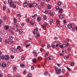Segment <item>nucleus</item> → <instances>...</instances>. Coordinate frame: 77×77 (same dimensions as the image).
I'll use <instances>...</instances> for the list:
<instances>
[{
  "label": "nucleus",
  "instance_id": "4468645a",
  "mask_svg": "<svg viewBox=\"0 0 77 77\" xmlns=\"http://www.w3.org/2000/svg\"><path fill=\"white\" fill-rule=\"evenodd\" d=\"M1 66L3 68H5V67L6 66V64L5 63H2V64Z\"/></svg>",
  "mask_w": 77,
  "mask_h": 77
},
{
  "label": "nucleus",
  "instance_id": "9b49d317",
  "mask_svg": "<svg viewBox=\"0 0 77 77\" xmlns=\"http://www.w3.org/2000/svg\"><path fill=\"white\" fill-rule=\"evenodd\" d=\"M47 59L48 60H52L53 58H52V57L51 56H49L47 57Z\"/></svg>",
  "mask_w": 77,
  "mask_h": 77
},
{
  "label": "nucleus",
  "instance_id": "f8f14e48",
  "mask_svg": "<svg viewBox=\"0 0 77 77\" xmlns=\"http://www.w3.org/2000/svg\"><path fill=\"white\" fill-rule=\"evenodd\" d=\"M59 11L58 12H59V13H62V12L63 11V8H60L59 9Z\"/></svg>",
  "mask_w": 77,
  "mask_h": 77
},
{
  "label": "nucleus",
  "instance_id": "f257e3e1",
  "mask_svg": "<svg viewBox=\"0 0 77 77\" xmlns=\"http://www.w3.org/2000/svg\"><path fill=\"white\" fill-rule=\"evenodd\" d=\"M48 23H43V25L41 26V27L42 28L43 30H46V26H48Z\"/></svg>",
  "mask_w": 77,
  "mask_h": 77
},
{
  "label": "nucleus",
  "instance_id": "3c124183",
  "mask_svg": "<svg viewBox=\"0 0 77 77\" xmlns=\"http://www.w3.org/2000/svg\"><path fill=\"white\" fill-rule=\"evenodd\" d=\"M71 48H67V50L68 51H69L71 50Z\"/></svg>",
  "mask_w": 77,
  "mask_h": 77
},
{
  "label": "nucleus",
  "instance_id": "58836bf2",
  "mask_svg": "<svg viewBox=\"0 0 77 77\" xmlns=\"http://www.w3.org/2000/svg\"><path fill=\"white\" fill-rule=\"evenodd\" d=\"M49 12V11H46L44 12V14H48Z\"/></svg>",
  "mask_w": 77,
  "mask_h": 77
},
{
  "label": "nucleus",
  "instance_id": "ddd939ff",
  "mask_svg": "<svg viewBox=\"0 0 77 77\" xmlns=\"http://www.w3.org/2000/svg\"><path fill=\"white\" fill-rule=\"evenodd\" d=\"M9 29V26L8 25H5L4 27V30H8Z\"/></svg>",
  "mask_w": 77,
  "mask_h": 77
},
{
  "label": "nucleus",
  "instance_id": "7c9ffc66",
  "mask_svg": "<svg viewBox=\"0 0 77 77\" xmlns=\"http://www.w3.org/2000/svg\"><path fill=\"white\" fill-rule=\"evenodd\" d=\"M8 39H9L10 40H12L13 39V37H12V36H10L9 37Z\"/></svg>",
  "mask_w": 77,
  "mask_h": 77
},
{
  "label": "nucleus",
  "instance_id": "864d4df0",
  "mask_svg": "<svg viewBox=\"0 0 77 77\" xmlns=\"http://www.w3.org/2000/svg\"><path fill=\"white\" fill-rule=\"evenodd\" d=\"M10 57L11 59H12L14 58V55H11Z\"/></svg>",
  "mask_w": 77,
  "mask_h": 77
},
{
  "label": "nucleus",
  "instance_id": "f704fd0d",
  "mask_svg": "<svg viewBox=\"0 0 77 77\" xmlns=\"http://www.w3.org/2000/svg\"><path fill=\"white\" fill-rule=\"evenodd\" d=\"M17 69V68L16 67V66H14V67L13 69L14 71H16V69Z\"/></svg>",
  "mask_w": 77,
  "mask_h": 77
},
{
  "label": "nucleus",
  "instance_id": "de8ad7c7",
  "mask_svg": "<svg viewBox=\"0 0 77 77\" xmlns=\"http://www.w3.org/2000/svg\"><path fill=\"white\" fill-rule=\"evenodd\" d=\"M14 27H18V25L16 24H14Z\"/></svg>",
  "mask_w": 77,
  "mask_h": 77
},
{
  "label": "nucleus",
  "instance_id": "39448f33",
  "mask_svg": "<svg viewBox=\"0 0 77 77\" xmlns=\"http://www.w3.org/2000/svg\"><path fill=\"white\" fill-rule=\"evenodd\" d=\"M38 31V28H36L35 29L33 32L34 35H36V34L37 33Z\"/></svg>",
  "mask_w": 77,
  "mask_h": 77
},
{
  "label": "nucleus",
  "instance_id": "7ed1b4c3",
  "mask_svg": "<svg viewBox=\"0 0 77 77\" xmlns=\"http://www.w3.org/2000/svg\"><path fill=\"white\" fill-rule=\"evenodd\" d=\"M8 3L10 7H12V5H14V2H12V0H8Z\"/></svg>",
  "mask_w": 77,
  "mask_h": 77
},
{
  "label": "nucleus",
  "instance_id": "423d86ee",
  "mask_svg": "<svg viewBox=\"0 0 77 77\" xmlns=\"http://www.w3.org/2000/svg\"><path fill=\"white\" fill-rule=\"evenodd\" d=\"M5 60H9V56L8 55H5Z\"/></svg>",
  "mask_w": 77,
  "mask_h": 77
},
{
  "label": "nucleus",
  "instance_id": "b1692460",
  "mask_svg": "<svg viewBox=\"0 0 77 77\" xmlns=\"http://www.w3.org/2000/svg\"><path fill=\"white\" fill-rule=\"evenodd\" d=\"M51 47L53 48H56V46H55V45L53 44H52Z\"/></svg>",
  "mask_w": 77,
  "mask_h": 77
},
{
  "label": "nucleus",
  "instance_id": "f03ea898",
  "mask_svg": "<svg viewBox=\"0 0 77 77\" xmlns=\"http://www.w3.org/2000/svg\"><path fill=\"white\" fill-rule=\"evenodd\" d=\"M69 45V43H67L66 45L65 44H63L62 45H60V48H63V47H64V48H67Z\"/></svg>",
  "mask_w": 77,
  "mask_h": 77
},
{
  "label": "nucleus",
  "instance_id": "0e129e2a",
  "mask_svg": "<svg viewBox=\"0 0 77 77\" xmlns=\"http://www.w3.org/2000/svg\"><path fill=\"white\" fill-rule=\"evenodd\" d=\"M66 42H69V40L68 39H66Z\"/></svg>",
  "mask_w": 77,
  "mask_h": 77
},
{
  "label": "nucleus",
  "instance_id": "bb28decb",
  "mask_svg": "<svg viewBox=\"0 0 77 77\" xmlns=\"http://www.w3.org/2000/svg\"><path fill=\"white\" fill-rule=\"evenodd\" d=\"M41 18L40 17H38L37 18V20L38 21H41Z\"/></svg>",
  "mask_w": 77,
  "mask_h": 77
},
{
  "label": "nucleus",
  "instance_id": "1a4fd4ad",
  "mask_svg": "<svg viewBox=\"0 0 77 77\" xmlns=\"http://www.w3.org/2000/svg\"><path fill=\"white\" fill-rule=\"evenodd\" d=\"M67 27L69 28V29H71L72 27V24L71 23H69L67 25Z\"/></svg>",
  "mask_w": 77,
  "mask_h": 77
},
{
  "label": "nucleus",
  "instance_id": "c85d7f7f",
  "mask_svg": "<svg viewBox=\"0 0 77 77\" xmlns=\"http://www.w3.org/2000/svg\"><path fill=\"white\" fill-rule=\"evenodd\" d=\"M62 5V2H59L57 4L58 6H60Z\"/></svg>",
  "mask_w": 77,
  "mask_h": 77
},
{
  "label": "nucleus",
  "instance_id": "79ce46f5",
  "mask_svg": "<svg viewBox=\"0 0 77 77\" xmlns=\"http://www.w3.org/2000/svg\"><path fill=\"white\" fill-rule=\"evenodd\" d=\"M74 63H74V62H72L71 64V66H74Z\"/></svg>",
  "mask_w": 77,
  "mask_h": 77
},
{
  "label": "nucleus",
  "instance_id": "e2e57ef3",
  "mask_svg": "<svg viewBox=\"0 0 77 77\" xmlns=\"http://www.w3.org/2000/svg\"><path fill=\"white\" fill-rule=\"evenodd\" d=\"M55 9L56 10H59V7L57 6L55 7Z\"/></svg>",
  "mask_w": 77,
  "mask_h": 77
},
{
  "label": "nucleus",
  "instance_id": "4be33fe9",
  "mask_svg": "<svg viewBox=\"0 0 77 77\" xmlns=\"http://www.w3.org/2000/svg\"><path fill=\"white\" fill-rule=\"evenodd\" d=\"M20 66L24 68V67H25V65L23 63H21L20 64Z\"/></svg>",
  "mask_w": 77,
  "mask_h": 77
},
{
  "label": "nucleus",
  "instance_id": "49530a36",
  "mask_svg": "<svg viewBox=\"0 0 77 77\" xmlns=\"http://www.w3.org/2000/svg\"><path fill=\"white\" fill-rule=\"evenodd\" d=\"M66 68H67V69H68V71H71V69H70L69 68V67H66Z\"/></svg>",
  "mask_w": 77,
  "mask_h": 77
},
{
  "label": "nucleus",
  "instance_id": "f3484780",
  "mask_svg": "<svg viewBox=\"0 0 77 77\" xmlns=\"http://www.w3.org/2000/svg\"><path fill=\"white\" fill-rule=\"evenodd\" d=\"M32 62L33 63H36V59L34 58L32 59Z\"/></svg>",
  "mask_w": 77,
  "mask_h": 77
},
{
  "label": "nucleus",
  "instance_id": "a19ab883",
  "mask_svg": "<svg viewBox=\"0 0 77 77\" xmlns=\"http://www.w3.org/2000/svg\"><path fill=\"white\" fill-rule=\"evenodd\" d=\"M13 6V8H16V7H17V6L16 5H15V4H13V5H12V7Z\"/></svg>",
  "mask_w": 77,
  "mask_h": 77
},
{
  "label": "nucleus",
  "instance_id": "ea45409f",
  "mask_svg": "<svg viewBox=\"0 0 77 77\" xmlns=\"http://www.w3.org/2000/svg\"><path fill=\"white\" fill-rule=\"evenodd\" d=\"M41 5L42 6H45V4H44V3L42 2L41 4Z\"/></svg>",
  "mask_w": 77,
  "mask_h": 77
},
{
  "label": "nucleus",
  "instance_id": "412c9836",
  "mask_svg": "<svg viewBox=\"0 0 77 77\" xmlns=\"http://www.w3.org/2000/svg\"><path fill=\"white\" fill-rule=\"evenodd\" d=\"M27 76L28 77H31L32 76V74L31 73H29L27 74Z\"/></svg>",
  "mask_w": 77,
  "mask_h": 77
},
{
  "label": "nucleus",
  "instance_id": "a211bd4d",
  "mask_svg": "<svg viewBox=\"0 0 77 77\" xmlns=\"http://www.w3.org/2000/svg\"><path fill=\"white\" fill-rule=\"evenodd\" d=\"M14 42V41H12V40L9 41L8 42V44H12V43H13Z\"/></svg>",
  "mask_w": 77,
  "mask_h": 77
},
{
  "label": "nucleus",
  "instance_id": "a18cd8bd",
  "mask_svg": "<svg viewBox=\"0 0 77 77\" xmlns=\"http://www.w3.org/2000/svg\"><path fill=\"white\" fill-rule=\"evenodd\" d=\"M2 23V20H0V27H1Z\"/></svg>",
  "mask_w": 77,
  "mask_h": 77
},
{
  "label": "nucleus",
  "instance_id": "6e6552de",
  "mask_svg": "<svg viewBox=\"0 0 77 77\" xmlns=\"http://www.w3.org/2000/svg\"><path fill=\"white\" fill-rule=\"evenodd\" d=\"M28 3L27 2H25L23 3V6L24 7H27Z\"/></svg>",
  "mask_w": 77,
  "mask_h": 77
},
{
  "label": "nucleus",
  "instance_id": "37998d69",
  "mask_svg": "<svg viewBox=\"0 0 77 77\" xmlns=\"http://www.w3.org/2000/svg\"><path fill=\"white\" fill-rule=\"evenodd\" d=\"M38 59L39 60H42V58L41 57H38Z\"/></svg>",
  "mask_w": 77,
  "mask_h": 77
},
{
  "label": "nucleus",
  "instance_id": "5fc2aeb1",
  "mask_svg": "<svg viewBox=\"0 0 77 77\" xmlns=\"http://www.w3.org/2000/svg\"><path fill=\"white\" fill-rule=\"evenodd\" d=\"M30 45V44L27 45H26L25 46V47H26V48H27V47H29Z\"/></svg>",
  "mask_w": 77,
  "mask_h": 77
},
{
  "label": "nucleus",
  "instance_id": "72a5a7b5",
  "mask_svg": "<svg viewBox=\"0 0 77 77\" xmlns=\"http://www.w3.org/2000/svg\"><path fill=\"white\" fill-rule=\"evenodd\" d=\"M10 32L12 35H14V32L13 30H10Z\"/></svg>",
  "mask_w": 77,
  "mask_h": 77
},
{
  "label": "nucleus",
  "instance_id": "680f3d73",
  "mask_svg": "<svg viewBox=\"0 0 77 77\" xmlns=\"http://www.w3.org/2000/svg\"><path fill=\"white\" fill-rule=\"evenodd\" d=\"M23 73L25 75H26V71L25 70H24L23 71Z\"/></svg>",
  "mask_w": 77,
  "mask_h": 77
},
{
  "label": "nucleus",
  "instance_id": "e433bc0d",
  "mask_svg": "<svg viewBox=\"0 0 77 77\" xmlns=\"http://www.w3.org/2000/svg\"><path fill=\"white\" fill-rule=\"evenodd\" d=\"M37 16L38 15H37V14H34V15H32V17H33L34 18H35L36 17H37Z\"/></svg>",
  "mask_w": 77,
  "mask_h": 77
},
{
  "label": "nucleus",
  "instance_id": "4d7b16f0",
  "mask_svg": "<svg viewBox=\"0 0 77 77\" xmlns=\"http://www.w3.org/2000/svg\"><path fill=\"white\" fill-rule=\"evenodd\" d=\"M21 46H18L17 47V49H20Z\"/></svg>",
  "mask_w": 77,
  "mask_h": 77
},
{
  "label": "nucleus",
  "instance_id": "a878e982",
  "mask_svg": "<svg viewBox=\"0 0 77 77\" xmlns=\"http://www.w3.org/2000/svg\"><path fill=\"white\" fill-rule=\"evenodd\" d=\"M37 4L36 3H32V6H35L36 7V6H37Z\"/></svg>",
  "mask_w": 77,
  "mask_h": 77
},
{
  "label": "nucleus",
  "instance_id": "dca6fc26",
  "mask_svg": "<svg viewBox=\"0 0 77 77\" xmlns=\"http://www.w3.org/2000/svg\"><path fill=\"white\" fill-rule=\"evenodd\" d=\"M64 17L63 15V14H60L59 15V18H61V19H63V17Z\"/></svg>",
  "mask_w": 77,
  "mask_h": 77
},
{
  "label": "nucleus",
  "instance_id": "13d9d810",
  "mask_svg": "<svg viewBox=\"0 0 77 77\" xmlns=\"http://www.w3.org/2000/svg\"><path fill=\"white\" fill-rule=\"evenodd\" d=\"M48 53L47 52L45 56V57H47V56L48 55Z\"/></svg>",
  "mask_w": 77,
  "mask_h": 77
},
{
  "label": "nucleus",
  "instance_id": "6e6d98bb",
  "mask_svg": "<svg viewBox=\"0 0 77 77\" xmlns=\"http://www.w3.org/2000/svg\"><path fill=\"white\" fill-rule=\"evenodd\" d=\"M60 27H63V28H65V26L63 25H61Z\"/></svg>",
  "mask_w": 77,
  "mask_h": 77
},
{
  "label": "nucleus",
  "instance_id": "4c0bfd02",
  "mask_svg": "<svg viewBox=\"0 0 77 77\" xmlns=\"http://www.w3.org/2000/svg\"><path fill=\"white\" fill-rule=\"evenodd\" d=\"M3 11H5L6 10V6L4 5L3 8Z\"/></svg>",
  "mask_w": 77,
  "mask_h": 77
},
{
  "label": "nucleus",
  "instance_id": "393cba45",
  "mask_svg": "<svg viewBox=\"0 0 77 77\" xmlns=\"http://www.w3.org/2000/svg\"><path fill=\"white\" fill-rule=\"evenodd\" d=\"M65 71H66L65 69H62L61 72H62V73L64 74V73H65Z\"/></svg>",
  "mask_w": 77,
  "mask_h": 77
},
{
  "label": "nucleus",
  "instance_id": "bf43d9fd",
  "mask_svg": "<svg viewBox=\"0 0 77 77\" xmlns=\"http://www.w3.org/2000/svg\"><path fill=\"white\" fill-rule=\"evenodd\" d=\"M32 53L33 54H34V53H36V51L35 50H34L33 51Z\"/></svg>",
  "mask_w": 77,
  "mask_h": 77
},
{
  "label": "nucleus",
  "instance_id": "c03bdc74",
  "mask_svg": "<svg viewBox=\"0 0 77 77\" xmlns=\"http://www.w3.org/2000/svg\"><path fill=\"white\" fill-rule=\"evenodd\" d=\"M53 23V20L52 19H51L50 20V24H51Z\"/></svg>",
  "mask_w": 77,
  "mask_h": 77
},
{
  "label": "nucleus",
  "instance_id": "2eb2a0df",
  "mask_svg": "<svg viewBox=\"0 0 77 77\" xmlns=\"http://www.w3.org/2000/svg\"><path fill=\"white\" fill-rule=\"evenodd\" d=\"M28 6L29 7V8H32V6H33V4H32H32L31 3H29L28 4Z\"/></svg>",
  "mask_w": 77,
  "mask_h": 77
},
{
  "label": "nucleus",
  "instance_id": "09e8293b",
  "mask_svg": "<svg viewBox=\"0 0 77 77\" xmlns=\"http://www.w3.org/2000/svg\"><path fill=\"white\" fill-rule=\"evenodd\" d=\"M43 18L44 20H47V16H43Z\"/></svg>",
  "mask_w": 77,
  "mask_h": 77
},
{
  "label": "nucleus",
  "instance_id": "774afa93",
  "mask_svg": "<svg viewBox=\"0 0 77 77\" xmlns=\"http://www.w3.org/2000/svg\"><path fill=\"white\" fill-rule=\"evenodd\" d=\"M57 65L58 66H61V65H60V64L57 63Z\"/></svg>",
  "mask_w": 77,
  "mask_h": 77
},
{
  "label": "nucleus",
  "instance_id": "8fccbe9b",
  "mask_svg": "<svg viewBox=\"0 0 77 77\" xmlns=\"http://www.w3.org/2000/svg\"><path fill=\"white\" fill-rule=\"evenodd\" d=\"M49 15H51V16H53V12L50 13Z\"/></svg>",
  "mask_w": 77,
  "mask_h": 77
},
{
  "label": "nucleus",
  "instance_id": "052dcab7",
  "mask_svg": "<svg viewBox=\"0 0 77 77\" xmlns=\"http://www.w3.org/2000/svg\"><path fill=\"white\" fill-rule=\"evenodd\" d=\"M62 51L64 54H65V53H66V51H64V50H62Z\"/></svg>",
  "mask_w": 77,
  "mask_h": 77
},
{
  "label": "nucleus",
  "instance_id": "c756f323",
  "mask_svg": "<svg viewBox=\"0 0 77 77\" xmlns=\"http://www.w3.org/2000/svg\"><path fill=\"white\" fill-rule=\"evenodd\" d=\"M19 32L20 33V34H22V33H23V31H22V30L21 29H20L19 30Z\"/></svg>",
  "mask_w": 77,
  "mask_h": 77
},
{
  "label": "nucleus",
  "instance_id": "2f4dec72",
  "mask_svg": "<svg viewBox=\"0 0 77 77\" xmlns=\"http://www.w3.org/2000/svg\"><path fill=\"white\" fill-rule=\"evenodd\" d=\"M69 56H65L64 57V58L65 59H66V60H67V59H68V58H69Z\"/></svg>",
  "mask_w": 77,
  "mask_h": 77
},
{
  "label": "nucleus",
  "instance_id": "603ef678",
  "mask_svg": "<svg viewBox=\"0 0 77 77\" xmlns=\"http://www.w3.org/2000/svg\"><path fill=\"white\" fill-rule=\"evenodd\" d=\"M17 16L18 17H21V14H18L17 15Z\"/></svg>",
  "mask_w": 77,
  "mask_h": 77
},
{
  "label": "nucleus",
  "instance_id": "473e14b6",
  "mask_svg": "<svg viewBox=\"0 0 77 77\" xmlns=\"http://www.w3.org/2000/svg\"><path fill=\"white\" fill-rule=\"evenodd\" d=\"M30 23L31 25H32V26H33V25H34V22L32 21H30Z\"/></svg>",
  "mask_w": 77,
  "mask_h": 77
},
{
  "label": "nucleus",
  "instance_id": "c9c22d12",
  "mask_svg": "<svg viewBox=\"0 0 77 77\" xmlns=\"http://www.w3.org/2000/svg\"><path fill=\"white\" fill-rule=\"evenodd\" d=\"M30 21V20H29V18H27L26 19V23H28V21Z\"/></svg>",
  "mask_w": 77,
  "mask_h": 77
},
{
  "label": "nucleus",
  "instance_id": "aec40b11",
  "mask_svg": "<svg viewBox=\"0 0 77 77\" xmlns=\"http://www.w3.org/2000/svg\"><path fill=\"white\" fill-rule=\"evenodd\" d=\"M47 8L48 9H50L51 8V6L50 5H48L47 6Z\"/></svg>",
  "mask_w": 77,
  "mask_h": 77
},
{
  "label": "nucleus",
  "instance_id": "0eeeda50",
  "mask_svg": "<svg viewBox=\"0 0 77 77\" xmlns=\"http://www.w3.org/2000/svg\"><path fill=\"white\" fill-rule=\"evenodd\" d=\"M56 72L57 74H60L61 72V69H58L56 71Z\"/></svg>",
  "mask_w": 77,
  "mask_h": 77
},
{
  "label": "nucleus",
  "instance_id": "338daca9",
  "mask_svg": "<svg viewBox=\"0 0 77 77\" xmlns=\"http://www.w3.org/2000/svg\"><path fill=\"white\" fill-rule=\"evenodd\" d=\"M31 68L32 69H33L34 68H35V67H34V66H33L31 67Z\"/></svg>",
  "mask_w": 77,
  "mask_h": 77
},
{
  "label": "nucleus",
  "instance_id": "5701e85b",
  "mask_svg": "<svg viewBox=\"0 0 77 77\" xmlns=\"http://www.w3.org/2000/svg\"><path fill=\"white\" fill-rule=\"evenodd\" d=\"M5 56H4V55H2V57H1V58L2 60H4L5 59Z\"/></svg>",
  "mask_w": 77,
  "mask_h": 77
},
{
  "label": "nucleus",
  "instance_id": "20e7f679",
  "mask_svg": "<svg viewBox=\"0 0 77 77\" xmlns=\"http://www.w3.org/2000/svg\"><path fill=\"white\" fill-rule=\"evenodd\" d=\"M11 51H12L14 53H17V50L16 49L14 48H11Z\"/></svg>",
  "mask_w": 77,
  "mask_h": 77
},
{
  "label": "nucleus",
  "instance_id": "9d476101",
  "mask_svg": "<svg viewBox=\"0 0 77 77\" xmlns=\"http://www.w3.org/2000/svg\"><path fill=\"white\" fill-rule=\"evenodd\" d=\"M56 23H57V26L59 27L60 26V20H59L57 19L56 20Z\"/></svg>",
  "mask_w": 77,
  "mask_h": 77
},
{
  "label": "nucleus",
  "instance_id": "cd10ccee",
  "mask_svg": "<svg viewBox=\"0 0 77 77\" xmlns=\"http://www.w3.org/2000/svg\"><path fill=\"white\" fill-rule=\"evenodd\" d=\"M14 23H17V19L15 18L14 19Z\"/></svg>",
  "mask_w": 77,
  "mask_h": 77
},
{
  "label": "nucleus",
  "instance_id": "6ab92c4d",
  "mask_svg": "<svg viewBox=\"0 0 77 77\" xmlns=\"http://www.w3.org/2000/svg\"><path fill=\"white\" fill-rule=\"evenodd\" d=\"M48 74V72L45 71L44 72V75H45V76H47Z\"/></svg>",
  "mask_w": 77,
  "mask_h": 77
},
{
  "label": "nucleus",
  "instance_id": "69168bd1",
  "mask_svg": "<svg viewBox=\"0 0 77 77\" xmlns=\"http://www.w3.org/2000/svg\"><path fill=\"white\" fill-rule=\"evenodd\" d=\"M34 55L36 57L38 56V54L36 53H35Z\"/></svg>",
  "mask_w": 77,
  "mask_h": 77
}]
</instances>
